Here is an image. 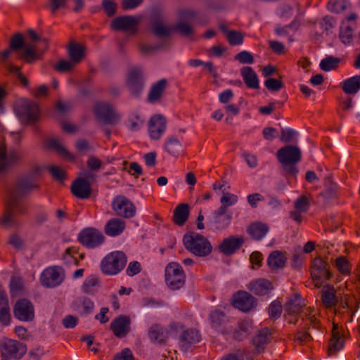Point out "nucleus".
I'll return each instance as SVG.
<instances>
[{
  "label": "nucleus",
  "mask_w": 360,
  "mask_h": 360,
  "mask_svg": "<svg viewBox=\"0 0 360 360\" xmlns=\"http://www.w3.org/2000/svg\"><path fill=\"white\" fill-rule=\"evenodd\" d=\"M304 301L299 294H295L289 297L285 304V311L289 315H293L302 313V321L303 322L304 327L307 330L309 326L314 328H319L320 323L317 319L316 316L318 312L311 307H304Z\"/></svg>",
  "instance_id": "nucleus-1"
},
{
  "label": "nucleus",
  "mask_w": 360,
  "mask_h": 360,
  "mask_svg": "<svg viewBox=\"0 0 360 360\" xmlns=\"http://www.w3.org/2000/svg\"><path fill=\"white\" fill-rule=\"evenodd\" d=\"M36 187L37 184L30 179H23L18 181L15 190L11 193L6 202V211L1 219V223L5 227H8L13 223L12 210L17 204L18 198L25 195Z\"/></svg>",
  "instance_id": "nucleus-2"
},
{
  "label": "nucleus",
  "mask_w": 360,
  "mask_h": 360,
  "mask_svg": "<svg viewBox=\"0 0 360 360\" xmlns=\"http://www.w3.org/2000/svg\"><path fill=\"white\" fill-rule=\"evenodd\" d=\"M183 243L187 250L198 257L207 256L212 252V248L210 241L198 233H186Z\"/></svg>",
  "instance_id": "nucleus-3"
},
{
  "label": "nucleus",
  "mask_w": 360,
  "mask_h": 360,
  "mask_svg": "<svg viewBox=\"0 0 360 360\" xmlns=\"http://www.w3.org/2000/svg\"><path fill=\"white\" fill-rule=\"evenodd\" d=\"M127 262V257L123 252L114 251L102 259L101 269L106 275H116L124 269Z\"/></svg>",
  "instance_id": "nucleus-4"
},
{
  "label": "nucleus",
  "mask_w": 360,
  "mask_h": 360,
  "mask_svg": "<svg viewBox=\"0 0 360 360\" xmlns=\"http://www.w3.org/2000/svg\"><path fill=\"white\" fill-rule=\"evenodd\" d=\"M277 158L283 169L293 174L297 172L295 165L301 159V150L296 146H285L278 150Z\"/></svg>",
  "instance_id": "nucleus-5"
},
{
  "label": "nucleus",
  "mask_w": 360,
  "mask_h": 360,
  "mask_svg": "<svg viewBox=\"0 0 360 360\" xmlns=\"http://www.w3.org/2000/svg\"><path fill=\"white\" fill-rule=\"evenodd\" d=\"M165 282L172 290H179L184 285L185 274L181 265L171 262L166 266Z\"/></svg>",
  "instance_id": "nucleus-6"
},
{
  "label": "nucleus",
  "mask_w": 360,
  "mask_h": 360,
  "mask_svg": "<svg viewBox=\"0 0 360 360\" xmlns=\"http://www.w3.org/2000/svg\"><path fill=\"white\" fill-rule=\"evenodd\" d=\"M79 242L87 248H96L105 241V236L101 231L88 227L83 229L78 234Z\"/></svg>",
  "instance_id": "nucleus-7"
},
{
  "label": "nucleus",
  "mask_w": 360,
  "mask_h": 360,
  "mask_svg": "<svg viewBox=\"0 0 360 360\" xmlns=\"http://www.w3.org/2000/svg\"><path fill=\"white\" fill-rule=\"evenodd\" d=\"M16 112L20 119L31 123L37 120L39 114V109L34 102L23 98L18 101Z\"/></svg>",
  "instance_id": "nucleus-8"
},
{
  "label": "nucleus",
  "mask_w": 360,
  "mask_h": 360,
  "mask_svg": "<svg viewBox=\"0 0 360 360\" xmlns=\"http://www.w3.org/2000/svg\"><path fill=\"white\" fill-rule=\"evenodd\" d=\"M65 274L62 268L51 266L46 268L41 274L40 281L43 286L55 288L59 285L64 280Z\"/></svg>",
  "instance_id": "nucleus-9"
},
{
  "label": "nucleus",
  "mask_w": 360,
  "mask_h": 360,
  "mask_svg": "<svg viewBox=\"0 0 360 360\" xmlns=\"http://www.w3.org/2000/svg\"><path fill=\"white\" fill-rule=\"evenodd\" d=\"M112 207L117 215L124 218H132L136 212L134 203L123 195L116 196L112 202Z\"/></svg>",
  "instance_id": "nucleus-10"
},
{
  "label": "nucleus",
  "mask_w": 360,
  "mask_h": 360,
  "mask_svg": "<svg viewBox=\"0 0 360 360\" xmlns=\"http://www.w3.org/2000/svg\"><path fill=\"white\" fill-rule=\"evenodd\" d=\"M22 158L20 150L15 148L6 150L4 143H0V169L3 170L10 166L17 164Z\"/></svg>",
  "instance_id": "nucleus-11"
},
{
  "label": "nucleus",
  "mask_w": 360,
  "mask_h": 360,
  "mask_svg": "<svg viewBox=\"0 0 360 360\" xmlns=\"http://www.w3.org/2000/svg\"><path fill=\"white\" fill-rule=\"evenodd\" d=\"M224 208H219L215 210L210 217L207 219V225L210 229L215 230H224L226 229L231 222V214L226 213Z\"/></svg>",
  "instance_id": "nucleus-12"
},
{
  "label": "nucleus",
  "mask_w": 360,
  "mask_h": 360,
  "mask_svg": "<svg viewBox=\"0 0 360 360\" xmlns=\"http://www.w3.org/2000/svg\"><path fill=\"white\" fill-rule=\"evenodd\" d=\"M96 117L102 122L115 124L120 120V116L115 112L111 105L105 103H98L94 108Z\"/></svg>",
  "instance_id": "nucleus-13"
},
{
  "label": "nucleus",
  "mask_w": 360,
  "mask_h": 360,
  "mask_svg": "<svg viewBox=\"0 0 360 360\" xmlns=\"http://www.w3.org/2000/svg\"><path fill=\"white\" fill-rule=\"evenodd\" d=\"M13 314L16 319L22 321H30L34 317V311L32 304L26 299H21L16 302Z\"/></svg>",
  "instance_id": "nucleus-14"
},
{
  "label": "nucleus",
  "mask_w": 360,
  "mask_h": 360,
  "mask_svg": "<svg viewBox=\"0 0 360 360\" xmlns=\"http://www.w3.org/2000/svg\"><path fill=\"white\" fill-rule=\"evenodd\" d=\"M166 129V120L160 115L152 116L148 122V134L151 139L158 140Z\"/></svg>",
  "instance_id": "nucleus-15"
},
{
  "label": "nucleus",
  "mask_w": 360,
  "mask_h": 360,
  "mask_svg": "<svg viewBox=\"0 0 360 360\" xmlns=\"http://www.w3.org/2000/svg\"><path fill=\"white\" fill-rule=\"evenodd\" d=\"M232 304L242 311H249L255 307V299L248 292L240 291L233 296Z\"/></svg>",
  "instance_id": "nucleus-16"
},
{
  "label": "nucleus",
  "mask_w": 360,
  "mask_h": 360,
  "mask_svg": "<svg viewBox=\"0 0 360 360\" xmlns=\"http://www.w3.org/2000/svg\"><path fill=\"white\" fill-rule=\"evenodd\" d=\"M328 264L321 257H316L313 260L311 275L314 280L322 281L328 280L331 274L328 269Z\"/></svg>",
  "instance_id": "nucleus-17"
},
{
  "label": "nucleus",
  "mask_w": 360,
  "mask_h": 360,
  "mask_svg": "<svg viewBox=\"0 0 360 360\" xmlns=\"http://www.w3.org/2000/svg\"><path fill=\"white\" fill-rule=\"evenodd\" d=\"M210 321L212 327L223 334H228L231 332V327L229 320L225 314L219 311L214 310L210 314Z\"/></svg>",
  "instance_id": "nucleus-18"
},
{
  "label": "nucleus",
  "mask_w": 360,
  "mask_h": 360,
  "mask_svg": "<svg viewBox=\"0 0 360 360\" xmlns=\"http://www.w3.org/2000/svg\"><path fill=\"white\" fill-rule=\"evenodd\" d=\"M138 22V19L134 16H120L112 20L110 27L116 31H133Z\"/></svg>",
  "instance_id": "nucleus-19"
},
{
  "label": "nucleus",
  "mask_w": 360,
  "mask_h": 360,
  "mask_svg": "<svg viewBox=\"0 0 360 360\" xmlns=\"http://www.w3.org/2000/svg\"><path fill=\"white\" fill-rule=\"evenodd\" d=\"M131 320L129 316L120 315L110 323V329L117 338L124 337L129 331Z\"/></svg>",
  "instance_id": "nucleus-20"
},
{
  "label": "nucleus",
  "mask_w": 360,
  "mask_h": 360,
  "mask_svg": "<svg viewBox=\"0 0 360 360\" xmlns=\"http://www.w3.org/2000/svg\"><path fill=\"white\" fill-rule=\"evenodd\" d=\"M2 351L11 358L19 359L26 353V347L16 340H8L4 342Z\"/></svg>",
  "instance_id": "nucleus-21"
},
{
  "label": "nucleus",
  "mask_w": 360,
  "mask_h": 360,
  "mask_svg": "<svg viewBox=\"0 0 360 360\" xmlns=\"http://www.w3.org/2000/svg\"><path fill=\"white\" fill-rule=\"evenodd\" d=\"M201 340L199 332L194 329L184 330L179 337V345L182 350L188 351L193 345L198 343Z\"/></svg>",
  "instance_id": "nucleus-22"
},
{
  "label": "nucleus",
  "mask_w": 360,
  "mask_h": 360,
  "mask_svg": "<svg viewBox=\"0 0 360 360\" xmlns=\"http://www.w3.org/2000/svg\"><path fill=\"white\" fill-rule=\"evenodd\" d=\"M72 194L78 198H89L91 193V185L84 179H77L71 185Z\"/></svg>",
  "instance_id": "nucleus-23"
},
{
  "label": "nucleus",
  "mask_w": 360,
  "mask_h": 360,
  "mask_svg": "<svg viewBox=\"0 0 360 360\" xmlns=\"http://www.w3.org/2000/svg\"><path fill=\"white\" fill-rule=\"evenodd\" d=\"M248 289L256 295H265L273 289V285L269 280L259 278L252 281Z\"/></svg>",
  "instance_id": "nucleus-24"
},
{
  "label": "nucleus",
  "mask_w": 360,
  "mask_h": 360,
  "mask_svg": "<svg viewBox=\"0 0 360 360\" xmlns=\"http://www.w3.org/2000/svg\"><path fill=\"white\" fill-rule=\"evenodd\" d=\"M126 228V222L119 218H112L108 220L104 227L105 233L110 237L120 236Z\"/></svg>",
  "instance_id": "nucleus-25"
},
{
  "label": "nucleus",
  "mask_w": 360,
  "mask_h": 360,
  "mask_svg": "<svg viewBox=\"0 0 360 360\" xmlns=\"http://www.w3.org/2000/svg\"><path fill=\"white\" fill-rule=\"evenodd\" d=\"M243 242L242 237L230 236L223 240L219 245V249L226 255H231L243 245Z\"/></svg>",
  "instance_id": "nucleus-26"
},
{
  "label": "nucleus",
  "mask_w": 360,
  "mask_h": 360,
  "mask_svg": "<svg viewBox=\"0 0 360 360\" xmlns=\"http://www.w3.org/2000/svg\"><path fill=\"white\" fill-rule=\"evenodd\" d=\"M344 345V340L340 334V331L337 324H333L332 330V337L330 340L328 345V354L334 355L339 350L342 349Z\"/></svg>",
  "instance_id": "nucleus-27"
},
{
  "label": "nucleus",
  "mask_w": 360,
  "mask_h": 360,
  "mask_svg": "<svg viewBox=\"0 0 360 360\" xmlns=\"http://www.w3.org/2000/svg\"><path fill=\"white\" fill-rule=\"evenodd\" d=\"M287 257L285 252L275 250L268 257L267 264L272 270H277L285 266Z\"/></svg>",
  "instance_id": "nucleus-28"
},
{
  "label": "nucleus",
  "mask_w": 360,
  "mask_h": 360,
  "mask_svg": "<svg viewBox=\"0 0 360 360\" xmlns=\"http://www.w3.org/2000/svg\"><path fill=\"white\" fill-rule=\"evenodd\" d=\"M148 336L153 342L165 344L168 338V332L161 326L155 324L149 328Z\"/></svg>",
  "instance_id": "nucleus-29"
},
{
  "label": "nucleus",
  "mask_w": 360,
  "mask_h": 360,
  "mask_svg": "<svg viewBox=\"0 0 360 360\" xmlns=\"http://www.w3.org/2000/svg\"><path fill=\"white\" fill-rule=\"evenodd\" d=\"M240 72L243 81L248 87L254 89L259 88V79L257 75L251 67H243Z\"/></svg>",
  "instance_id": "nucleus-30"
},
{
  "label": "nucleus",
  "mask_w": 360,
  "mask_h": 360,
  "mask_svg": "<svg viewBox=\"0 0 360 360\" xmlns=\"http://www.w3.org/2000/svg\"><path fill=\"white\" fill-rule=\"evenodd\" d=\"M321 300L323 305L330 308L338 302L335 288L331 285L324 286L321 290Z\"/></svg>",
  "instance_id": "nucleus-31"
},
{
  "label": "nucleus",
  "mask_w": 360,
  "mask_h": 360,
  "mask_svg": "<svg viewBox=\"0 0 360 360\" xmlns=\"http://www.w3.org/2000/svg\"><path fill=\"white\" fill-rule=\"evenodd\" d=\"M271 331L268 328H264L259 331V333L252 339V344L255 347L257 352L262 351L271 339Z\"/></svg>",
  "instance_id": "nucleus-32"
},
{
  "label": "nucleus",
  "mask_w": 360,
  "mask_h": 360,
  "mask_svg": "<svg viewBox=\"0 0 360 360\" xmlns=\"http://www.w3.org/2000/svg\"><path fill=\"white\" fill-rule=\"evenodd\" d=\"M0 321L7 326L11 322L8 300L5 292L0 291Z\"/></svg>",
  "instance_id": "nucleus-33"
},
{
  "label": "nucleus",
  "mask_w": 360,
  "mask_h": 360,
  "mask_svg": "<svg viewBox=\"0 0 360 360\" xmlns=\"http://www.w3.org/2000/svg\"><path fill=\"white\" fill-rule=\"evenodd\" d=\"M247 231L253 239L259 240L266 236L269 231V227L265 224L256 222L250 224Z\"/></svg>",
  "instance_id": "nucleus-34"
},
{
  "label": "nucleus",
  "mask_w": 360,
  "mask_h": 360,
  "mask_svg": "<svg viewBox=\"0 0 360 360\" xmlns=\"http://www.w3.org/2000/svg\"><path fill=\"white\" fill-rule=\"evenodd\" d=\"M127 84L132 90L140 89L143 85V74L139 70H131L127 78Z\"/></svg>",
  "instance_id": "nucleus-35"
},
{
  "label": "nucleus",
  "mask_w": 360,
  "mask_h": 360,
  "mask_svg": "<svg viewBox=\"0 0 360 360\" xmlns=\"http://www.w3.org/2000/svg\"><path fill=\"white\" fill-rule=\"evenodd\" d=\"M189 216V207L187 204H179L174 211V221L179 226H182L187 221Z\"/></svg>",
  "instance_id": "nucleus-36"
},
{
  "label": "nucleus",
  "mask_w": 360,
  "mask_h": 360,
  "mask_svg": "<svg viewBox=\"0 0 360 360\" xmlns=\"http://www.w3.org/2000/svg\"><path fill=\"white\" fill-rule=\"evenodd\" d=\"M165 149L169 155L174 157H178L184 153L182 144L175 137H170L166 141Z\"/></svg>",
  "instance_id": "nucleus-37"
},
{
  "label": "nucleus",
  "mask_w": 360,
  "mask_h": 360,
  "mask_svg": "<svg viewBox=\"0 0 360 360\" xmlns=\"http://www.w3.org/2000/svg\"><path fill=\"white\" fill-rule=\"evenodd\" d=\"M342 88L345 94H356L360 89V75H355L345 80L342 84Z\"/></svg>",
  "instance_id": "nucleus-38"
},
{
  "label": "nucleus",
  "mask_w": 360,
  "mask_h": 360,
  "mask_svg": "<svg viewBox=\"0 0 360 360\" xmlns=\"http://www.w3.org/2000/svg\"><path fill=\"white\" fill-rule=\"evenodd\" d=\"M166 86H167V80L165 79H162L159 80L158 82H156L155 84H154L152 86L150 91L148 94V101L150 102H155V101L159 100L161 98V96L166 88Z\"/></svg>",
  "instance_id": "nucleus-39"
},
{
  "label": "nucleus",
  "mask_w": 360,
  "mask_h": 360,
  "mask_svg": "<svg viewBox=\"0 0 360 360\" xmlns=\"http://www.w3.org/2000/svg\"><path fill=\"white\" fill-rule=\"evenodd\" d=\"M333 265L343 276H349L352 272V264L344 256H339L333 261Z\"/></svg>",
  "instance_id": "nucleus-40"
},
{
  "label": "nucleus",
  "mask_w": 360,
  "mask_h": 360,
  "mask_svg": "<svg viewBox=\"0 0 360 360\" xmlns=\"http://www.w3.org/2000/svg\"><path fill=\"white\" fill-rule=\"evenodd\" d=\"M68 54L70 60L77 65L84 58V46L77 43H71L68 48Z\"/></svg>",
  "instance_id": "nucleus-41"
},
{
  "label": "nucleus",
  "mask_w": 360,
  "mask_h": 360,
  "mask_svg": "<svg viewBox=\"0 0 360 360\" xmlns=\"http://www.w3.org/2000/svg\"><path fill=\"white\" fill-rule=\"evenodd\" d=\"M98 286V278L95 275H90L85 278L81 288L84 292L87 294H94L96 292Z\"/></svg>",
  "instance_id": "nucleus-42"
},
{
  "label": "nucleus",
  "mask_w": 360,
  "mask_h": 360,
  "mask_svg": "<svg viewBox=\"0 0 360 360\" xmlns=\"http://www.w3.org/2000/svg\"><path fill=\"white\" fill-rule=\"evenodd\" d=\"M252 323L249 320H243L238 323V328L233 332V338L236 340H243L248 334Z\"/></svg>",
  "instance_id": "nucleus-43"
},
{
  "label": "nucleus",
  "mask_w": 360,
  "mask_h": 360,
  "mask_svg": "<svg viewBox=\"0 0 360 360\" xmlns=\"http://www.w3.org/2000/svg\"><path fill=\"white\" fill-rule=\"evenodd\" d=\"M144 124V119L137 114L133 113L129 115L127 127L131 131H135L139 130Z\"/></svg>",
  "instance_id": "nucleus-44"
},
{
  "label": "nucleus",
  "mask_w": 360,
  "mask_h": 360,
  "mask_svg": "<svg viewBox=\"0 0 360 360\" xmlns=\"http://www.w3.org/2000/svg\"><path fill=\"white\" fill-rule=\"evenodd\" d=\"M350 4L345 0H330L327 4L329 11L333 13H342L346 10Z\"/></svg>",
  "instance_id": "nucleus-45"
},
{
  "label": "nucleus",
  "mask_w": 360,
  "mask_h": 360,
  "mask_svg": "<svg viewBox=\"0 0 360 360\" xmlns=\"http://www.w3.org/2000/svg\"><path fill=\"white\" fill-rule=\"evenodd\" d=\"M221 29L223 32L226 33V38L230 45L236 46L242 44L243 42V34L236 31H227L226 29L221 26Z\"/></svg>",
  "instance_id": "nucleus-46"
},
{
  "label": "nucleus",
  "mask_w": 360,
  "mask_h": 360,
  "mask_svg": "<svg viewBox=\"0 0 360 360\" xmlns=\"http://www.w3.org/2000/svg\"><path fill=\"white\" fill-rule=\"evenodd\" d=\"M238 200V195L223 191V195L220 199L221 206L219 208H224V210L227 212L228 207L234 205Z\"/></svg>",
  "instance_id": "nucleus-47"
},
{
  "label": "nucleus",
  "mask_w": 360,
  "mask_h": 360,
  "mask_svg": "<svg viewBox=\"0 0 360 360\" xmlns=\"http://www.w3.org/2000/svg\"><path fill=\"white\" fill-rule=\"evenodd\" d=\"M22 48L23 51L20 56L22 59L27 63H30L36 59V46L34 44H26Z\"/></svg>",
  "instance_id": "nucleus-48"
},
{
  "label": "nucleus",
  "mask_w": 360,
  "mask_h": 360,
  "mask_svg": "<svg viewBox=\"0 0 360 360\" xmlns=\"http://www.w3.org/2000/svg\"><path fill=\"white\" fill-rule=\"evenodd\" d=\"M49 147L54 148L60 155L68 159H73V156L66 150L62 143L57 139H51L49 141Z\"/></svg>",
  "instance_id": "nucleus-49"
},
{
  "label": "nucleus",
  "mask_w": 360,
  "mask_h": 360,
  "mask_svg": "<svg viewBox=\"0 0 360 360\" xmlns=\"http://www.w3.org/2000/svg\"><path fill=\"white\" fill-rule=\"evenodd\" d=\"M340 61L338 58L328 56L321 60L319 65L322 70L330 71L338 68Z\"/></svg>",
  "instance_id": "nucleus-50"
},
{
  "label": "nucleus",
  "mask_w": 360,
  "mask_h": 360,
  "mask_svg": "<svg viewBox=\"0 0 360 360\" xmlns=\"http://www.w3.org/2000/svg\"><path fill=\"white\" fill-rule=\"evenodd\" d=\"M77 253L78 249L76 247H69L63 254L62 259L65 264L74 263L75 265H78L79 262L75 257Z\"/></svg>",
  "instance_id": "nucleus-51"
},
{
  "label": "nucleus",
  "mask_w": 360,
  "mask_h": 360,
  "mask_svg": "<svg viewBox=\"0 0 360 360\" xmlns=\"http://www.w3.org/2000/svg\"><path fill=\"white\" fill-rule=\"evenodd\" d=\"M300 22L297 20H294L290 24L284 27L276 25L274 30L277 35L285 36L289 34V30L295 32L298 30Z\"/></svg>",
  "instance_id": "nucleus-52"
},
{
  "label": "nucleus",
  "mask_w": 360,
  "mask_h": 360,
  "mask_svg": "<svg viewBox=\"0 0 360 360\" xmlns=\"http://www.w3.org/2000/svg\"><path fill=\"white\" fill-rule=\"evenodd\" d=\"M340 39L345 44H350L353 40V30L349 26L341 27Z\"/></svg>",
  "instance_id": "nucleus-53"
},
{
  "label": "nucleus",
  "mask_w": 360,
  "mask_h": 360,
  "mask_svg": "<svg viewBox=\"0 0 360 360\" xmlns=\"http://www.w3.org/2000/svg\"><path fill=\"white\" fill-rule=\"evenodd\" d=\"M282 311V305L279 301L272 302L269 307V315L271 319H278L280 317Z\"/></svg>",
  "instance_id": "nucleus-54"
},
{
  "label": "nucleus",
  "mask_w": 360,
  "mask_h": 360,
  "mask_svg": "<svg viewBox=\"0 0 360 360\" xmlns=\"http://www.w3.org/2000/svg\"><path fill=\"white\" fill-rule=\"evenodd\" d=\"M76 65L70 60H59L55 65L54 68L58 72H65L71 71Z\"/></svg>",
  "instance_id": "nucleus-55"
},
{
  "label": "nucleus",
  "mask_w": 360,
  "mask_h": 360,
  "mask_svg": "<svg viewBox=\"0 0 360 360\" xmlns=\"http://www.w3.org/2000/svg\"><path fill=\"white\" fill-rule=\"evenodd\" d=\"M49 172L51 174L53 178L60 183H63L65 179V171L58 166H51L49 167Z\"/></svg>",
  "instance_id": "nucleus-56"
},
{
  "label": "nucleus",
  "mask_w": 360,
  "mask_h": 360,
  "mask_svg": "<svg viewBox=\"0 0 360 360\" xmlns=\"http://www.w3.org/2000/svg\"><path fill=\"white\" fill-rule=\"evenodd\" d=\"M234 59L242 64H252L254 57L251 53L247 51H242L235 56Z\"/></svg>",
  "instance_id": "nucleus-57"
},
{
  "label": "nucleus",
  "mask_w": 360,
  "mask_h": 360,
  "mask_svg": "<svg viewBox=\"0 0 360 360\" xmlns=\"http://www.w3.org/2000/svg\"><path fill=\"white\" fill-rule=\"evenodd\" d=\"M153 32L159 37H165L169 34L170 28L167 27L161 21H157L153 27Z\"/></svg>",
  "instance_id": "nucleus-58"
},
{
  "label": "nucleus",
  "mask_w": 360,
  "mask_h": 360,
  "mask_svg": "<svg viewBox=\"0 0 360 360\" xmlns=\"http://www.w3.org/2000/svg\"><path fill=\"white\" fill-rule=\"evenodd\" d=\"M79 303L82 305V311L84 314H91L94 309V302L88 297H82L79 300Z\"/></svg>",
  "instance_id": "nucleus-59"
},
{
  "label": "nucleus",
  "mask_w": 360,
  "mask_h": 360,
  "mask_svg": "<svg viewBox=\"0 0 360 360\" xmlns=\"http://www.w3.org/2000/svg\"><path fill=\"white\" fill-rule=\"evenodd\" d=\"M102 6L105 13L108 16H112L115 15L117 11V4L112 0H103Z\"/></svg>",
  "instance_id": "nucleus-60"
},
{
  "label": "nucleus",
  "mask_w": 360,
  "mask_h": 360,
  "mask_svg": "<svg viewBox=\"0 0 360 360\" xmlns=\"http://www.w3.org/2000/svg\"><path fill=\"white\" fill-rule=\"evenodd\" d=\"M309 207V202L307 196L302 195L295 202V208L300 211L306 212Z\"/></svg>",
  "instance_id": "nucleus-61"
},
{
  "label": "nucleus",
  "mask_w": 360,
  "mask_h": 360,
  "mask_svg": "<svg viewBox=\"0 0 360 360\" xmlns=\"http://www.w3.org/2000/svg\"><path fill=\"white\" fill-rule=\"evenodd\" d=\"M266 87L270 91H278L283 87V82L280 79L269 78L264 82Z\"/></svg>",
  "instance_id": "nucleus-62"
},
{
  "label": "nucleus",
  "mask_w": 360,
  "mask_h": 360,
  "mask_svg": "<svg viewBox=\"0 0 360 360\" xmlns=\"http://www.w3.org/2000/svg\"><path fill=\"white\" fill-rule=\"evenodd\" d=\"M23 283L22 278L17 276H13L10 282V288L12 294H16L22 289Z\"/></svg>",
  "instance_id": "nucleus-63"
},
{
  "label": "nucleus",
  "mask_w": 360,
  "mask_h": 360,
  "mask_svg": "<svg viewBox=\"0 0 360 360\" xmlns=\"http://www.w3.org/2000/svg\"><path fill=\"white\" fill-rule=\"evenodd\" d=\"M114 360H134L131 351L129 349H124L120 353L117 354Z\"/></svg>",
  "instance_id": "nucleus-64"
}]
</instances>
